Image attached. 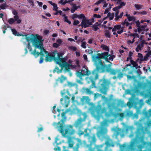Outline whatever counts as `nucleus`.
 Here are the masks:
<instances>
[{
    "label": "nucleus",
    "instance_id": "obj_1",
    "mask_svg": "<svg viewBox=\"0 0 151 151\" xmlns=\"http://www.w3.org/2000/svg\"><path fill=\"white\" fill-rule=\"evenodd\" d=\"M112 54L113 53L110 54L108 52H105L101 53H97L96 55H92V60L94 62L96 66V70L97 71L104 72L106 71L107 72H110L111 74L114 75L116 74V70L108 68L106 65H104L101 60L103 59L106 62H110L109 60L112 61L115 57V55Z\"/></svg>",
    "mask_w": 151,
    "mask_h": 151
},
{
    "label": "nucleus",
    "instance_id": "obj_2",
    "mask_svg": "<svg viewBox=\"0 0 151 151\" xmlns=\"http://www.w3.org/2000/svg\"><path fill=\"white\" fill-rule=\"evenodd\" d=\"M25 36L26 41L27 42L30 41L32 42L33 45L35 47V49L31 52V54L36 58L40 55L39 63L40 64L42 63L44 60L45 54L48 53V52L43 47V40H42V37L37 34L35 35L34 37H32L28 36L27 35Z\"/></svg>",
    "mask_w": 151,
    "mask_h": 151
},
{
    "label": "nucleus",
    "instance_id": "obj_3",
    "mask_svg": "<svg viewBox=\"0 0 151 151\" xmlns=\"http://www.w3.org/2000/svg\"><path fill=\"white\" fill-rule=\"evenodd\" d=\"M45 60L46 62H51L52 60L57 64H58L61 68L59 69V73H62L63 68H65V72H69L66 69L67 67L66 63L68 58L67 57L63 58L64 54L63 53L61 52H58L57 51H54L52 53L49 52L45 54Z\"/></svg>",
    "mask_w": 151,
    "mask_h": 151
},
{
    "label": "nucleus",
    "instance_id": "obj_4",
    "mask_svg": "<svg viewBox=\"0 0 151 151\" xmlns=\"http://www.w3.org/2000/svg\"><path fill=\"white\" fill-rule=\"evenodd\" d=\"M55 128L61 134L63 137H66L68 135H71L75 132L71 125H66L65 123H55L54 124Z\"/></svg>",
    "mask_w": 151,
    "mask_h": 151
},
{
    "label": "nucleus",
    "instance_id": "obj_5",
    "mask_svg": "<svg viewBox=\"0 0 151 151\" xmlns=\"http://www.w3.org/2000/svg\"><path fill=\"white\" fill-rule=\"evenodd\" d=\"M109 84V81L104 78L99 80L98 85L99 92L102 94L106 95Z\"/></svg>",
    "mask_w": 151,
    "mask_h": 151
},
{
    "label": "nucleus",
    "instance_id": "obj_6",
    "mask_svg": "<svg viewBox=\"0 0 151 151\" xmlns=\"http://www.w3.org/2000/svg\"><path fill=\"white\" fill-rule=\"evenodd\" d=\"M76 142H77V143L76 146L73 148V151H79L78 149L79 146L82 145L83 143L84 144H86L85 141H83L82 142L81 140L79 138L73 139L72 138H69L68 140V144L69 147H73L74 144Z\"/></svg>",
    "mask_w": 151,
    "mask_h": 151
},
{
    "label": "nucleus",
    "instance_id": "obj_7",
    "mask_svg": "<svg viewBox=\"0 0 151 151\" xmlns=\"http://www.w3.org/2000/svg\"><path fill=\"white\" fill-rule=\"evenodd\" d=\"M73 111L74 114L77 113L79 115V118L76 122V123H82L85 121L87 117L86 113H82L81 110L75 108L73 109Z\"/></svg>",
    "mask_w": 151,
    "mask_h": 151
},
{
    "label": "nucleus",
    "instance_id": "obj_8",
    "mask_svg": "<svg viewBox=\"0 0 151 151\" xmlns=\"http://www.w3.org/2000/svg\"><path fill=\"white\" fill-rule=\"evenodd\" d=\"M78 18L82 19V21L81 22V25L82 26V28H86L89 26V25L91 24V23L89 20L86 19L84 15L83 14H81L78 15Z\"/></svg>",
    "mask_w": 151,
    "mask_h": 151
},
{
    "label": "nucleus",
    "instance_id": "obj_9",
    "mask_svg": "<svg viewBox=\"0 0 151 151\" xmlns=\"http://www.w3.org/2000/svg\"><path fill=\"white\" fill-rule=\"evenodd\" d=\"M99 75L95 70H93L91 75L89 77V80L92 83V86L93 87H96L95 81L98 78Z\"/></svg>",
    "mask_w": 151,
    "mask_h": 151
},
{
    "label": "nucleus",
    "instance_id": "obj_10",
    "mask_svg": "<svg viewBox=\"0 0 151 151\" xmlns=\"http://www.w3.org/2000/svg\"><path fill=\"white\" fill-rule=\"evenodd\" d=\"M107 132V130L106 127H101L100 131L98 132L97 134V136L100 139L101 137H103L104 136Z\"/></svg>",
    "mask_w": 151,
    "mask_h": 151
},
{
    "label": "nucleus",
    "instance_id": "obj_11",
    "mask_svg": "<svg viewBox=\"0 0 151 151\" xmlns=\"http://www.w3.org/2000/svg\"><path fill=\"white\" fill-rule=\"evenodd\" d=\"M144 114L145 117L148 119L150 116H151V109H150L148 110V112H145L144 113ZM145 123H151V121H147Z\"/></svg>",
    "mask_w": 151,
    "mask_h": 151
},
{
    "label": "nucleus",
    "instance_id": "obj_12",
    "mask_svg": "<svg viewBox=\"0 0 151 151\" xmlns=\"http://www.w3.org/2000/svg\"><path fill=\"white\" fill-rule=\"evenodd\" d=\"M67 79V78L64 76L63 75H61L60 77H58V78L56 80V81H60L61 83H63V82Z\"/></svg>",
    "mask_w": 151,
    "mask_h": 151
},
{
    "label": "nucleus",
    "instance_id": "obj_13",
    "mask_svg": "<svg viewBox=\"0 0 151 151\" xmlns=\"http://www.w3.org/2000/svg\"><path fill=\"white\" fill-rule=\"evenodd\" d=\"M66 65H67L66 66L67 67V68L66 69V70H67L68 71H69V72H70V68H75L77 67V65H73L72 64H68L67 63V62L66 61Z\"/></svg>",
    "mask_w": 151,
    "mask_h": 151
},
{
    "label": "nucleus",
    "instance_id": "obj_14",
    "mask_svg": "<svg viewBox=\"0 0 151 151\" xmlns=\"http://www.w3.org/2000/svg\"><path fill=\"white\" fill-rule=\"evenodd\" d=\"M82 72L83 73V74H85V76H88L91 74L90 71L88 69L85 68H83Z\"/></svg>",
    "mask_w": 151,
    "mask_h": 151
},
{
    "label": "nucleus",
    "instance_id": "obj_15",
    "mask_svg": "<svg viewBox=\"0 0 151 151\" xmlns=\"http://www.w3.org/2000/svg\"><path fill=\"white\" fill-rule=\"evenodd\" d=\"M68 110L67 109V111H65V112H63L62 114V119L61 121L62 123H64L66 120V117L65 116L66 113L68 111Z\"/></svg>",
    "mask_w": 151,
    "mask_h": 151
},
{
    "label": "nucleus",
    "instance_id": "obj_16",
    "mask_svg": "<svg viewBox=\"0 0 151 151\" xmlns=\"http://www.w3.org/2000/svg\"><path fill=\"white\" fill-rule=\"evenodd\" d=\"M69 99V97L68 96H65V107H67L68 106V104L70 103Z\"/></svg>",
    "mask_w": 151,
    "mask_h": 151
},
{
    "label": "nucleus",
    "instance_id": "obj_17",
    "mask_svg": "<svg viewBox=\"0 0 151 151\" xmlns=\"http://www.w3.org/2000/svg\"><path fill=\"white\" fill-rule=\"evenodd\" d=\"M88 139L90 142L91 144L95 142L96 141L95 136L94 135L92 136H90Z\"/></svg>",
    "mask_w": 151,
    "mask_h": 151
},
{
    "label": "nucleus",
    "instance_id": "obj_18",
    "mask_svg": "<svg viewBox=\"0 0 151 151\" xmlns=\"http://www.w3.org/2000/svg\"><path fill=\"white\" fill-rule=\"evenodd\" d=\"M12 32L13 34L15 36H24V35H23L22 34H21L19 33H18L16 30L15 29H12Z\"/></svg>",
    "mask_w": 151,
    "mask_h": 151
},
{
    "label": "nucleus",
    "instance_id": "obj_19",
    "mask_svg": "<svg viewBox=\"0 0 151 151\" xmlns=\"http://www.w3.org/2000/svg\"><path fill=\"white\" fill-rule=\"evenodd\" d=\"M9 6L7 4L6 2L1 4L0 5V10H4L7 8Z\"/></svg>",
    "mask_w": 151,
    "mask_h": 151
},
{
    "label": "nucleus",
    "instance_id": "obj_20",
    "mask_svg": "<svg viewBox=\"0 0 151 151\" xmlns=\"http://www.w3.org/2000/svg\"><path fill=\"white\" fill-rule=\"evenodd\" d=\"M76 75L77 77L79 78L80 79H82V77L85 76V74H83L82 72H80L79 71L76 72Z\"/></svg>",
    "mask_w": 151,
    "mask_h": 151
},
{
    "label": "nucleus",
    "instance_id": "obj_21",
    "mask_svg": "<svg viewBox=\"0 0 151 151\" xmlns=\"http://www.w3.org/2000/svg\"><path fill=\"white\" fill-rule=\"evenodd\" d=\"M122 29L121 26L120 25H116L114 26L112 29V32H115L116 30H120Z\"/></svg>",
    "mask_w": 151,
    "mask_h": 151
},
{
    "label": "nucleus",
    "instance_id": "obj_22",
    "mask_svg": "<svg viewBox=\"0 0 151 151\" xmlns=\"http://www.w3.org/2000/svg\"><path fill=\"white\" fill-rule=\"evenodd\" d=\"M104 35L106 38H111V33L109 30L106 29L104 31Z\"/></svg>",
    "mask_w": 151,
    "mask_h": 151
},
{
    "label": "nucleus",
    "instance_id": "obj_23",
    "mask_svg": "<svg viewBox=\"0 0 151 151\" xmlns=\"http://www.w3.org/2000/svg\"><path fill=\"white\" fill-rule=\"evenodd\" d=\"M130 63L133 65V67H135L136 69H137L138 68V65L133 60H131Z\"/></svg>",
    "mask_w": 151,
    "mask_h": 151
},
{
    "label": "nucleus",
    "instance_id": "obj_24",
    "mask_svg": "<svg viewBox=\"0 0 151 151\" xmlns=\"http://www.w3.org/2000/svg\"><path fill=\"white\" fill-rule=\"evenodd\" d=\"M101 47L102 48V49L105 51H107L108 52L109 51V47L106 45H101Z\"/></svg>",
    "mask_w": 151,
    "mask_h": 151
},
{
    "label": "nucleus",
    "instance_id": "obj_25",
    "mask_svg": "<svg viewBox=\"0 0 151 151\" xmlns=\"http://www.w3.org/2000/svg\"><path fill=\"white\" fill-rule=\"evenodd\" d=\"M73 8L71 9L70 10L71 13H74L75 11L78 9V7L76 6L75 4H73Z\"/></svg>",
    "mask_w": 151,
    "mask_h": 151
},
{
    "label": "nucleus",
    "instance_id": "obj_26",
    "mask_svg": "<svg viewBox=\"0 0 151 151\" xmlns=\"http://www.w3.org/2000/svg\"><path fill=\"white\" fill-rule=\"evenodd\" d=\"M67 93L68 95H70L69 94V91L68 89L66 90L65 89H64L63 91H61V94L62 96H63L64 95H65L66 93Z\"/></svg>",
    "mask_w": 151,
    "mask_h": 151
},
{
    "label": "nucleus",
    "instance_id": "obj_27",
    "mask_svg": "<svg viewBox=\"0 0 151 151\" xmlns=\"http://www.w3.org/2000/svg\"><path fill=\"white\" fill-rule=\"evenodd\" d=\"M85 91H86V93L90 95L93 94V92L90 89L88 88H86L85 89Z\"/></svg>",
    "mask_w": 151,
    "mask_h": 151
},
{
    "label": "nucleus",
    "instance_id": "obj_28",
    "mask_svg": "<svg viewBox=\"0 0 151 151\" xmlns=\"http://www.w3.org/2000/svg\"><path fill=\"white\" fill-rule=\"evenodd\" d=\"M116 115L119 116L120 119L121 120H122L124 117V114L122 113H118Z\"/></svg>",
    "mask_w": 151,
    "mask_h": 151
},
{
    "label": "nucleus",
    "instance_id": "obj_29",
    "mask_svg": "<svg viewBox=\"0 0 151 151\" xmlns=\"http://www.w3.org/2000/svg\"><path fill=\"white\" fill-rule=\"evenodd\" d=\"M64 21L65 22H66L68 23L69 24H70L71 23V22L68 19V17L67 16H65V15H64L63 16V17H64Z\"/></svg>",
    "mask_w": 151,
    "mask_h": 151
},
{
    "label": "nucleus",
    "instance_id": "obj_30",
    "mask_svg": "<svg viewBox=\"0 0 151 151\" xmlns=\"http://www.w3.org/2000/svg\"><path fill=\"white\" fill-rule=\"evenodd\" d=\"M69 50L75 51L77 50V48L74 46H70L68 47Z\"/></svg>",
    "mask_w": 151,
    "mask_h": 151
},
{
    "label": "nucleus",
    "instance_id": "obj_31",
    "mask_svg": "<svg viewBox=\"0 0 151 151\" xmlns=\"http://www.w3.org/2000/svg\"><path fill=\"white\" fill-rule=\"evenodd\" d=\"M134 6H135V8H136L137 10H139L140 9H142L141 7H143V6L142 5L141 6L139 4H135V5H134Z\"/></svg>",
    "mask_w": 151,
    "mask_h": 151
},
{
    "label": "nucleus",
    "instance_id": "obj_32",
    "mask_svg": "<svg viewBox=\"0 0 151 151\" xmlns=\"http://www.w3.org/2000/svg\"><path fill=\"white\" fill-rule=\"evenodd\" d=\"M27 47L28 49L30 52H31L32 51V46L30 45V43L29 42H28L27 45Z\"/></svg>",
    "mask_w": 151,
    "mask_h": 151
},
{
    "label": "nucleus",
    "instance_id": "obj_33",
    "mask_svg": "<svg viewBox=\"0 0 151 151\" xmlns=\"http://www.w3.org/2000/svg\"><path fill=\"white\" fill-rule=\"evenodd\" d=\"M128 19L129 21V22H130L132 21H133V22H134L135 20V17H131L130 16L128 17Z\"/></svg>",
    "mask_w": 151,
    "mask_h": 151
},
{
    "label": "nucleus",
    "instance_id": "obj_34",
    "mask_svg": "<svg viewBox=\"0 0 151 151\" xmlns=\"http://www.w3.org/2000/svg\"><path fill=\"white\" fill-rule=\"evenodd\" d=\"M15 22V20L13 18H10L8 20V22L10 24H12Z\"/></svg>",
    "mask_w": 151,
    "mask_h": 151
},
{
    "label": "nucleus",
    "instance_id": "obj_35",
    "mask_svg": "<svg viewBox=\"0 0 151 151\" xmlns=\"http://www.w3.org/2000/svg\"><path fill=\"white\" fill-rule=\"evenodd\" d=\"M55 142L57 145L60 144L61 143V141H60L58 137H56L55 138Z\"/></svg>",
    "mask_w": 151,
    "mask_h": 151
},
{
    "label": "nucleus",
    "instance_id": "obj_36",
    "mask_svg": "<svg viewBox=\"0 0 151 151\" xmlns=\"http://www.w3.org/2000/svg\"><path fill=\"white\" fill-rule=\"evenodd\" d=\"M55 72H56L58 74L59 73V69L57 66L53 70V73H55Z\"/></svg>",
    "mask_w": 151,
    "mask_h": 151
},
{
    "label": "nucleus",
    "instance_id": "obj_37",
    "mask_svg": "<svg viewBox=\"0 0 151 151\" xmlns=\"http://www.w3.org/2000/svg\"><path fill=\"white\" fill-rule=\"evenodd\" d=\"M147 27V25L146 23H145L144 25L142 26H140V27L142 28L143 31H145V29Z\"/></svg>",
    "mask_w": 151,
    "mask_h": 151
},
{
    "label": "nucleus",
    "instance_id": "obj_38",
    "mask_svg": "<svg viewBox=\"0 0 151 151\" xmlns=\"http://www.w3.org/2000/svg\"><path fill=\"white\" fill-rule=\"evenodd\" d=\"M53 10L55 11H57L58 8V7L57 6V5L55 3H53Z\"/></svg>",
    "mask_w": 151,
    "mask_h": 151
},
{
    "label": "nucleus",
    "instance_id": "obj_39",
    "mask_svg": "<svg viewBox=\"0 0 151 151\" xmlns=\"http://www.w3.org/2000/svg\"><path fill=\"white\" fill-rule=\"evenodd\" d=\"M135 23H136V26L137 27H140V22L139 21V20H137V21H135L134 22Z\"/></svg>",
    "mask_w": 151,
    "mask_h": 151
},
{
    "label": "nucleus",
    "instance_id": "obj_40",
    "mask_svg": "<svg viewBox=\"0 0 151 151\" xmlns=\"http://www.w3.org/2000/svg\"><path fill=\"white\" fill-rule=\"evenodd\" d=\"M86 43L85 42H83L82 43V44H81V47L85 49L86 47Z\"/></svg>",
    "mask_w": 151,
    "mask_h": 151
},
{
    "label": "nucleus",
    "instance_id": "obj_41",
    "mask_svg": "<svg viewBox=\"0 0 151 151\" xmlns=\"http://www.w3.org/2000/svg\"><path fill=\"white\" fill-rule=\"evenodd\" d=\"M111 130L112 131H116L117 130H118L119 131L121 130L120 129H119L117 127H114L112 128L111 129Z\"/></svg>",
    "mask_w": 151,
    "mask_h": 151
},
{
    "label": "nucleus",
    "instance_id": "obj_42",
    "mask_svg": "<svg viewBox=\"0 0 151 151\" xmlns=\"http://www.w3.org/2000/svg\"><path fill=\"white\" fill-rule=\"evenodd\" d=\"M92 28L95 31H97L99 29V28L96 26H94V25L92 26Z\"/></svg>",
    "mask_w": 151,
    "mask_h": 151
},
{
    "label": "nucleus",
    "instance_id": "obj_43",
    "mask_svg": "<svg viewBox=\"0 0 151 151\" xmlns=\"http://www.w3.org/2000/svg\"><path fill=\"white\" fill-rule=\"evenodd\" d=\"M57 11L55 13H54V15H57L58 14V13H59L60 15H61L62 13V12L61 11V10L58 11V10H57V11Z\"/></svg>",
    "mask_w": 151,
    "mask_h": 151
},
{
    "label": "nucleus",
    "instance_id": "obj_44",
    "mask_svg": "<svg viewBox=\"0 0 151 151\" xmlns=\"http://www.w3.org/2000/svg\"><path fill=\"white\" fill-rule=\"evenodd\" d=\"M79 23L80 22L78 20H75L73 23V25L74 26H76L79 24Z\"/></svg>",
    "mask_w": 151,
    "mask_h": 151
},
{
    "label": "nucleus",
    "instance_id": "obj_45",
    "mask_svg": "<svg viewBox=\"0 0 151 151\" xmlns=\"http://www.w3.org/2000/svg\"><path fill=\"white\" fill-rule=\"evenodd\" d=\"M111 8V7H110L109 8H107L106 9L104 12V14H105L109 13V12L110 11V9Z\"/></svg>",
    "mask_w": 151,
    "mask_h": 151
},
{
    "label": "nucleus",
    "instance_id": "obj_46",
    "mask_svg": "<svg viewBox=\"0 0 151 151\" xmlns=\"http://www.w3.org/2000/svg\"><path fill=\"white\" fill-rule=\"evenodd\" d=\"M95 110L97 113L99 114L101 112L102 109L101 108H97Z\"/></svg>",
    "mask_w": 151,
    "mask_h": 151
},
{
    "label": "nucleus",
    "instance_id": "obj_47",
    "mask_svg": "<svg viewBox=\"0 0 151 151\" xmlns=\"http://www.w3.org/2000/svg\"><path fill=\"white\" fill-rule=\"evenodd\" d=\"M76 63L77 67H78V68L80 67V63L78 60H76Z\"/></svg>",
    "mask_w": 151,
    "mask_h": 151
},
{
    "label": "nucleus",
    "instance_id": "obj_48",
    "mask_svg": "<svg viewBox=\"0 0 151 151\" xmlns=\"http://www.w3.org/2000/svg\"><path fill=\"white\" fill-rule=\"evenodd\" d=\"M101 95L100 94H99L98 93H96L94 94V99H96L98 96H100Z\"/></svg>",
    "mask_w": 151,
    "mask_h": 151
},
{
    "label": "nucleus",
    "instance_id": "obj_49",
    "mask_svg": "<svg viewBox=\"0 0 151 151\" xmlns=\"http://www.w3.org/2000/svg\"><path fill=\"white\" fill-rule=\"evenodd\" d=\"M101 16L99 14H94L93 15V17L96 18H100Z\"/></svg>",
    "mask_w": 151,
    "mask_h": 151
},
{
    "label": "nucleus",
    "instance_id": "obj_50",
    "mask_svg": "<svg viewBox=\"0 0 151 151\" xmlns=\"http://www.w3.org/2000/svg\"><path fill=\"white\" fill-rule=\"evenodd\" d=\"M138 13L142 15H146L147 14V12L145 11H143L142 12H139Z\"/></svg>",
    "mask_w": 151,
    "mask_h": 151
},
{
    "label": "nucleus",
    "instance_id": "obj_51",
    "mask_svg": "<svg viewBox=\"0 0 151 151\" xmlns=\"http://www.w3.org/2000/svg\"><path fill=\"white\" fill-rule=\"evenodd\" d=\"M78 15L76 14H73L72 16V19H74L75 18H78Z\"/></svg>",
    "mask_w": 151,
    "mask_h": 151
},
{
    "label": "nucleus",
    "instance_id": "obj_52",
    "mask_svg": "<svg viewBox=\"0 0 151 151\" xmlns=\"http://www.w3.org/2000/svg\"><path fill=\"white\" fill-rule=\"evenodd\" d=\"M59 46V45L56 43H55L53 44V46L54 47L57 48Z\"/></svg>",
    "mask_w": 151,
    "mask_h": 151
},
{
    "label": "nucleus",
    "instance_id": "obj_53",
    "mask_svg": "<svg viewBox=\"0 0 151 151\" xmlns=\"http://www.w3.org/2000/svg\"><path fill=\"white\" fill-rule=\"evenodd\" d=\"M54 150L55 151H61V149L60 147H57L54 148Z\"/></svg>",
    "mask_w": 151,
    "mask_h": 151
},
{
    "label": "nucleus",
    "instance_id": "obj_54",
    "mask_svg": "<svg viewBox=\"0 0 151 151\" xmlns=\"http://www.w3.org/2000/svg\"><path fill=\"white\" fill-rule=\"evenodd\" d=\"M113 112L112 111V110L111 109L110 111V114L107 113H106L105 115L106 116H109L111 114H113Z\"/></svg>",
    "mask_w": 151,
    "mask_h": 151
},
{
    "label": "nucleus",
    "instance_id": "obj_55",
    "mask_svg": "<svg viewBox=\"0 0 151 151\" xmlns=\"http://www.w3.org/2000/svg\"><path fill=\"white\" fill-rule=\"evenodd\" d=\"M120 6H121V7L122 8V6H124L126 5V3L124 2H120Z\"/></svg>",
    "mask_w": 151,
    "mask_h": 151
},
{
    "label": "nucleus",
    "instance_id": "obj_56",
    "mask_svg": "<svg viewBox=\"0 0 151 151\" xmlns=\"http://www.w3.org/2000/svg\"><path fill=\"white\" fill-rule=\"evenodd\" d=\"M123 32V29L122 28L120 30H119L117 31V33L118 34H121Z\"/></svg>",
    "mask_w": 151,
    "mask_h": 151
},
{
    "label": "nucleus",
    "instance_id": "obj_57",
    "mask_svg": "<svg viewBox=\"0 0 151 151\" xmlns=\"http://www.w3.org/2000/svg\"><path fill=\"white\" fill-rule=\"evenodd\" d=\"M138 57L140 59H142V58H143L142 55L140 53H138Z\"/></svg>",
    "mask_w": 151,
    "mask_h": 151
},
{
    "label": "nucleus",
    "instance_id": "obj_58",
    "mask_svg": "<svg viewBox=\"0 0 151 151\" xmlns=\"http://www.w3.org/2000/svg\"><path fill=\"white\" fill-rule=\"evenodd\" d=\"M145 42V41L144 40H143L142 41L141 43L139 44V45H140V46L142 47L144 46V44Z\"/></svg>",
    "mask_w": 151,
    "mask_h": 151
},
{
    "label": "nucleus",
    "instance_id": "obj_59",
    "mask_svg": "<svg viewBox=\"0 0 151 151\" xmlns=\"http://www.w3.org/2000/svg\"><path fill=\"white\" fill-rule=\"evenodd\" d=\"M57 42H58V43L59 44H61L62 43V41L61 40V39H58L57 40Z\"/></svg>",
    "mask_w": 151,
    "mask_h": 151
},
{
    "label": "nucleus",
    "instance_id": "obj_60",
    "mask_svg": "<svg viewBox=\"0 0 151 151\" xmlns=\"http://www.w3.org/2000/svg\"><path fill=\"white\" fill-rule=\"evenodd\" d=\"M121 18L118 15H117V16H115V19L116 21H118V20L119 19Z\"/></svg>",
    "mask_w": 151,
    "mask_h": 151
},
{
    "label": "nucleus",
    "instance_id": "obj_61",
    "mask_svg": "<svg viewBox=\"0 0 151 151\" xmlns=\"http://www.w3.org/2000/svg\"><path fill=\"white\" fill-rule=\"evenodd\" d=\"M149 57V56H147V55H146V56H144V58H143L144 60L145 61H147V60L148 57Z\"/></svg>",
    "mask_w": 151,
    "mask_h": 151
},
{
    "label": "nucleus",
    "instance_id": "obj_62",
    "mask_svg": "<svg viewBox=\"0 0 151 151\" xmlns=\"http://www.w3.org/2000/svg\"><path fill=\"white\" fill-rule=\"evenodd\" d=\"M14 18L15 21H16L19 19V17L17 15L15 16L14 17Z\"/></svg>",
    "mask_w": 151,
    "mask_h": 151
},
{
    "label": "nucleus",
    "instance_id": "obj_63",
    "mask_svg": "<svg viewBox=\"0 0 151 151\" xmlns=\"http://www.w3.org/2000/svg\"><path fill=\"white\" fill-rule=\"evenodd\" d=\"M83 58L84 59L85 61H86L87 60V56L86 54H84L83 55Z\"/></svg>",
    "mask_w": 151,
    "mask_h": 151
},
{
    "label": "nucleus",
    "instance_id": "obj_64",
    "mask_svg": "<svg viewBox=\"0 0 151 151\" xmlns=\"http://www.w3.org/2000/svg\"><path fill=\"white\" fill-rule=\"evenodd\" d=\"M146 55L148 56H150L151 55V50L149 51Z\"/></svg>",
    "mask_w": 151,
    "mask_h": 151
}]
</instances>
